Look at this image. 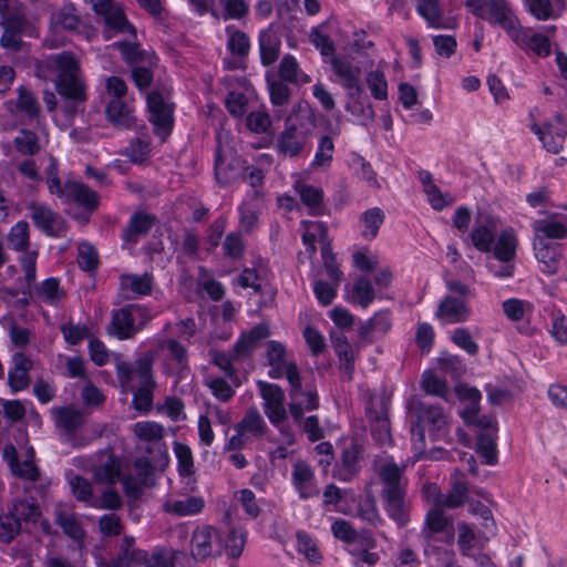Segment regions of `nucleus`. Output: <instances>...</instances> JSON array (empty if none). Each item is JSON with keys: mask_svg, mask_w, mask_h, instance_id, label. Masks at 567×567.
<instances>
[{"mask_svg": "<svg viewBox=\"0 0 567 567\" xmlns=\"http://www.w3.org/2000/svg\"><path fill=\"white\" fill-rule=\"evenodd\" d=\"M279 76L281 80L290 83H307L310 81V79L300 71L297 60L290 54L285 55L280 61Z\"/></svg>", "mask_w": 567, "mask_h": 567, "instance_id": "nucleus-47", "label": "nucleus"}, {"mask_svg": "<svg viewBox=\"0 0 567 567\" xmlns=\"http://www.w3.org/2000/svg\"><path fill=\"white\" fill-rule=\"evenodd\" d=\"M13 144L17 151L24 156H33L40 151L38 135L29 130H21L14 137Z\"/></svg>", "mask_w": 567, "mask_h": 567, "instance_id": "nucleus-53", "label": "nucleus"}, {"mask_svg": "<svg viewBox=\"0 0 567 567\" xmlns=\"http://www.w3.org/2000/svg\"><path fill=\"white\" fill-rule=\"evenodd\" d=\"M22 525L16 516L8 511L7 514L0 516V542L9 544L21 532Z\"/></svg>", "mask_w": 567, "mask_h": 567, "instance_id": "nucleus-58", "label": "nucleus"}, {"mask_svg": "<svg viewBox=\"0 0 567 567\" xmlns=\"http://www.w3.org/2000/svg\"><path fill=\"white\" fill-rule=\"evenodd\" d=\"M532 227L539 239H563L567 237V214L550 213L543 219L534 220Z\"/></svg>", "mask_w": 567, "mask_h": 567, "instance_id": "nucleus-14", "label": "nucleus"}, {"mask_svg": "<svg viewBox=\"0 0 567 567\" xmlns=\"http://www.w3.org/2000/svg\"><path fill=\"white\" fill-rule=\"evenodd\" d=\"M103 17L109 28L121 33L135 35V28L128 22L121 8L114 6L110 11L105 12Z\"/></svg>", "mask_w": 567, "mask_h": 567, "instance_id": "nucleus-54", "label": "nucleus"}, {"mask_svg": "<svg viewBox=\"0 0 567 567\" xmlns=\"http://www.w3.org/2000/svg\"><path fill=\"white\" fill-rule=\"evenodd\" d=\"M331 66L333 72L339 76L342 86L348 91V96L358 95L363 92L360 84V68L344 59L336 56L331 60Z\"/></svg>", "mask_w": 567, "mask_h": 567, "instance_id": "nucleus-17", "label": "nucleus"}, {"mask_svg": "<svg viewBox=\"0 0 567 567\" xmlns=\"http://www.w3.org/2000/svg\"><path fill=\"white\" fill-rule=\"evenodd\" d=\"M494 244V255L499 261L509 262L515 257L517 240L512 230H503Z\"/></svg>", "mask_w": 567, "mask_h": 567, "instance_id": "nucleus-43", "label": "nucleus"}, {"mask_svg": "<svg viewBox=\"0 0 567 567\" xmlns=\"http://www.w3.org/2000/svg\"><path fill=\"white\" fill-rule=\"evenodd\" d=\"M150 122L154 125V133L164 142L171 135L174 117L173 106L167 104L163 95L153 91L147 95Z\"/></svg>", "mask_w": 567, "mask_h": 567, "instance_id": "nucleus-7", "label": "nucleus"}, {"mask_svg": "<svg viewBox=\"0 0 567 567\" xmlns=\"http://www.w3.org/2000/svg\"><path fill=\"white\" fill-rule=\"evenodd\" d=\"M268 336L269 329L265 324H257L248 332L241 333L240 338L233 347L235 360L240 361L248 358Z\"/></svg>", "mask_w": 567, "mask_h": 567, "instance_id": "nucleus-18", "label": "nucleus"}, {"mask_svg": "<svg viewBox=\"0 0 567 567\" xmlns=\"http://www.w3.org/2000/svg\"><path fill=\"white\" fill-rule=\"evenodd\" d=\"M4 455L9 456L12 455V458L10 461V466L12 472L19 476L27 480H30L32 482L38 481L40 473L38 467L34 465V463L30 460H27L24 462H19L17 460V452L14 446L10 445L4 449Z\"/></svg>", "mask_w": 567, "mask_h": 567, "instance_id": "nucleus-44", "label": "nucleus"}, {"mask_svg": "<svg viewBox=\"0 0 567 567\" xmlns=\"http://www.w3.org/2000/svg\"><path fill=\"white\" fill-rule=\"evenodd\" d=\"M121 288L134 296H147L153 290L154 277L150 272L143 275L123 274L120 277Z\"/></svg>", "mask_w": 567, "mask_h": 567, "instance_id": "nucleus-32", "label": "nucleus"}, {"mask_svg": "<svg viewBox=\"0 0 567 567\" xmlns=\"http://www.w3.org/2000/svg\"><path fill=\"white\" fill-rule=\"evenodd\" d=\"M107 120L116 127L131 128L135 124L132 109L120 99H112L105 110Z\"/></svg>", "mask_w": 567, "mask_h": 567, "instance_id": "nucleus-30", "label": "nucleus"}, {"mask_svg": "<svg viewBox=\"0 0 567 567\" xmlns=\"http://www.w3.org/2000/svg\"><path fill=\"white\" fill-rule=\"evenodd\" d=\"M463 474L455 472L451 478V488L447 493L441 494L435 505L439 507L453 509L462 506L468 497L467 483L462 478Z\"/></svg>", "mask_w": 567, "mask_h": 567, "instance_id": "nucleus-20", "label": "nucleus"}, {"mask_svg": "<svg viewBox=\"0 0 567 567\" xmlns=\"http://www.w3.org/2000/svg\"><path fill=\"white\" fill-rule=\"evenodd\" d=\"M247 532L243 528H233L226 539L225 548L229 557L238 558L246 545Z\"/></svg>", "mask_w": 567, "mask_h": 567, "instance_id": "nucleus-57", "label": "nucleus"}, {"mask_svg": "<svg viewBox=\"0 0 567 567\" xmlns=\"http://www.w3.org/2000/svg\"><path fill=\"white\" fill-rule=\"evenodd\" d=\"M80 22L81 20L75 12V8L72 6H65L51 16V25L54 29L62 28L73 31L78 29Z\"/></svg>", "mask_w": 567, "mask_h": 567, "instance_id": "nucleus-51", "label": "nucleus"}, {"mask_svg": "<svg viewBox=\"0 0 567 567\" xmlns=\"http://www.w3.org/2000/svg\"><path fill=\"white\" fill-rule=\"evenodd\" d=\"M297 549L309 561L317 563L320 559V555L315 540L305 530H298L296 533Z\"/></svg>", "mask_w": 567, "mask_h": 567, "instance_id": "nucleus-61", "label": "nucleus"}, {"mask_svg": "<svg viewBox=\"0 0 567 567\" xmlns=\"http://www.w3.org/2000/svg\"><path fill=\"white\" fill-rule=\"evenodd\" d=\"M349 554L353 559L352 564L354 567H372L375 566L380 560L379 554L371 551L370 548L367 547L354 546L349 549Z\"/></svg>", "mask_w": 567, "mask_h": 567, "instance_id": "nucleus-63", "label": "nucleus"}, {"mask_svg": "<svg viewBox=\"0 0 567 567\" xmlns=\"http://www.w3.org/2000/svg\"><path fill=\"white\" fill-rule=\"evenodd\" d=\"M12 360L14 367L8 373V384L16 393L29 386L32 361L22 352L13 354Z\"/></svg>", "mask_w": 567, "mask_h": 567, "instance_id": "nucleus-23", "label": "nucleus"}, {"mask_svg": "<svg viewBox=\"0 0 567 567\" xmlns=\"http://www.w3.org/2000/svg\"><path fill=\"white\" fill-rule=\"evenodd\" d=\"M313 471L303 462H297L292 470V482L301 498L307 499L318 494L312 486Z\"/></svg>", "mask_w": 567, "mask_h": 567, "instance_id": "nucleus-31", "label": "nucleus"}, {"mask_svg": "<svg viewBox=\"0 0 567 567\" xmlns=\"http://www.w3.org/2000/svg\"><path fill=\"white\" fill-rule=\"evenodd\" d=\"M68 200L76 203L80 207L84 208L87 213H93L100 205V197L96 192L91 189L87 185L81 182L68 181L66 182V196Z\"/></svg>", "mask_w": 567, "mask_h": 567, "instance_id": "nucleus-21", "label": "nucleus"}, {"mask_svg": "<svg viewBox=\"0 0 567 567\" xmlns=\"http://www.w3.org/2000/svg\"><path fill=\"white\" fill-rule=\"evenodd\" d=\"M470 309L466 303L452 296H446L439 305L436 317L446 318L450 323H460L467 320Z\"/></svg>", "mask_w": 567, "mask_h": 567, "instance_id": "nucleus-27", "label": "nucleus"}, {"mask_svg": "<svg viewBox=\"0 0 567 567\" xmlns=\"http://www.w3.org/2000/svg\"><path fill=\"white\" fill-rule=\"evenodd\" d=\"M280 39L276 31L268 28L259 34L260 60L264 65H270L279 58Z\"/></svg>", "mask_w": 567, "mask_h": 567, "instance_id": "nucleus-34", "label": "nucleus"}, {"mask_svg": "<svg viewBox=\"0 0 567 567\" xmlns=\"http://www.w3.org/2000/svg\"><path fill=\"white\" fill-rule=\"evenodd\" d=\"M496 224L493 218L484 217L477 220L471 233V239L476 249L488 252L495 243Z\"/></svg>", "mask_w": 567, "mask_h": 567, "instance_id": "nucleus-25", "label": "nucleus"}, {"mask_svg": "<svg viewBox=\"0 0 567 567\" xmlns=\"http://www.w3.org/2000/svg\"><path fill=\"white\" fill-rule=\"evenodd\" d=\"M55 524L59 525L63 533L76 543H82L85 537V530L78 520L74 513L59 511L55 514Z\"/></svg>", "mask_w": 567, "mask_h": 567, "instance_id": "nucleus-40", "label": "nucleus"}, {"mask_svg": "<svg viewBox=\"0 0 567 567\" xmlns=\"http://www.w3.org/2000/svg\"><path fill=\"white\" fill-rule=\"evenodd\" d=\"M509 37L525 52H533L538 56L550 54L548 38L540 33H533L530 28H524L519 24Z\"/></svg>", "mask_w": 567, "mask_h": 567, "instance_id": "nucleus-15", "label": "nucleus"}, {"mask_svg": "<svg viewBox=\"0 0 567 567\" xmlns=\"http://www.w3.org/2000/svg\"><path fill=\"white\" fill-rule=\"evenodd\" d=\"M334 154V143L331 135H322L319 138L318 147L315 157L311 162V167L322 168L330 166Z\"/></svg>", "mask_w": 567, "mask_h": 567, "instance_id": "nucleus-48", "label": "nucleus"}, {"mask_svg": "<svg viewBox=\"0 0 567 567\" xmlns=\"http://www.w3.org/2000/svg\"><path fill=\"white\" fill-rule=\"evenodd\" d=\"M351 167L358 178L368 183L369 186L378 187V179L372 166L362 156L354 155L351 159Z\"/></svg>", "mask_w": 567, "mask_h": 567, "instance_id": "nucleus-60", "label": "nucleus"}, {"mask_svg": "<svg viewBox=\"0 0 567 567\" xmlns=\"http://www.w3.org/2000/svg\"><path fill=\"white\" fill-rule=\"evenodd\" d=\"M184 551H172L164 547H156L152 554L146 553L145 567H177V560L186 559Z\"/></svg>", "mask_w": 567, "mask_h": 567, "instance_id": "nucleus-37", "label": "nucleus"}, {"mask_svg": "<svg viewBox=\"0 0 567 567\" xmlns=\"http://www.w3.org/2000/svg\"><path fill=\"white\" fill-rule=\"evenodd\" d=\"M315 115L307 104L299 103L285 122V130L276 142L278 153L296 157L301 154L315 128Z\"/></svg>", "mask_w": 567, "mask_h": 567, "instance_id": "nucleus-4", "label": "nucleus"}, {"mask_svg": "<svg viewBox=\"0 0 567 567\" xmlns=\"http://www.w3.org/2000/svg\"><path fill=\"white\" fill-rule=\"evenodd\" d=\"M481 19L502 27L508 35L519 27V21L505 0H488Z\"/></svg>", "mask_w": 567, "mask_h": 567, "instance_id": "nucleus-16", "label": "nucleus"}, {"mask_svg": "<svg viewBox=\"0 0 567 567\" xmlns=\"http://www.w3.org/2000/svg\"><path fill=\"white\" fill-rule=\"evenodd\" d=\"M497 437L482 436L477 437V453L487 465H495L497 463Z\"/></svg>", "mask_w": 567, "mask_h": 567, "instance_id": "nucleus-62", "label": "nucleus"}, {"mask_svg": "<svg viewBox=\"0 0 567 567\" xmlns=\"http://www.w3.org/2000/svg\"><path fill=\"white\" fill-rule=\"evenodd\" d=\"M226 33L228 35L227 49L229 52L235 56H247L250 50V41L248 35L231 25L226 28Z\"/></svg>", "mask_w": 567, "mask_h": 567, "instance_id": "nucleus-45", "label": "nucleus"}, {"mask_svg": "<svg viewBox=\"0 0 567 567\" xmlns=\"http://www.w3.org/2000/svg\"><path fill=\"white\" fill-rule=\"evenodd\" d=\"M353 292L362 308H367L375 298L371 281L365 277H359L353 284Z\"/></svg>", "mask_w": 567, "mask_h": 567, "instance_id": "nucleus-64", "label": "nucleus"}, {"mask_svg": "<svg viewBox=\"0 0 567 567\" xmlns=\"http://www.w3.org/2000/svg\"><path fill=\"white\" fill-rule=\"evenodd\" d=\"M286 348L282 343L278 341H270L267 350V361L271 369L268 372V375L271 379H280L286 377L288 380V372L290 367H297L293 362H287L285 359Z\"/></svg>", "mask_w": 567, "mask_h": 567, "instance_id": "nucleus-24", "label": "nucleus"}, {"mask_svg": "<svg viewBox=\"0 0 567 567\" xmlns=\"http://www.w3.org/2000/svg\"><path fill=\"white\" fill-rule=\"evenodd\" d=\"M134 434L150 445L146 452L153 455V461L161 467L168 462V455L165 444L162 442L164 429L161 424L152 421L137 422L133 426Z\"/></svg>", "mask_w": 567, "mask_h": 567, "instance_id": "nucleus-6", "label": "nucleus"}, {"mask_svg": "<svg viewBox=\"0 0 567 567\" xmlns=\"http://www.w3.org/2000/svg\"><path fill=\"white\" fill-rule=\"evenodd\" d=\"M359 447L355 444L344 449L340 463L333 470V476L339 481H350L359 471Z\"/></svg>", "mask_w": 567, "mask_h": 567, "instance_id": "nucleus-29", "label": "nucleus"}, {"mask_svg": "<svg viewBox=\"0 0 567 567\" xmlns=\"http://www.w3.org/2000/svg\"><path fill=\"white\" fill-rule=\"evenodd\" d=\"M9 511L21 525L22 522L37 523L41 516L39 505L32 498L16 499Z\"/></svg>", "mask_w": 567, "mask_h": 567, "instance_id": "nucleus-42", "label": "nucleus"}, {"mask_svg": "<svg viewBox=\"0 0 567 567\" xmlns=\"http://www.w3.org/2000/svg\"><path fill=\"white\" fill-rule=\"evenodd\" d=\"M205 506V502L199 496H187L182 499L167 501L164 504V511L175 516H192L200 513Z\"/></svg>", "mask_w": 567, "mask_h": 567, "instance_id": "nucleus-35", "label": "nucleus"}, {"mask_svg": "<svg viewBox=\"0 0 567 567\" xmlns=\"http://www.w3.org/2000/svg\"><path fill=\"white\" fill-rule=\"evenodd\" d=\"M243 167L238 158L229 163L227 166L224 165L220 153L218 152L215 159V176L220 184H228L237 178H240Z\"/></svg>", "mask_w": 567, "mask_h": 567, "instance_id": "nucleus-49", "label": "nucleus"}, {"mask_svg": "<svg viewBox=\"0 0 567 567\" xmlns=\"http://www.w3.org/2000/svg\"><path fill=\"white\" fill-rule=\"evenodd\" d=\"M421 386L427 394L436 395L445 400L450 394L446 382L430 371L423 373Z\"/></svg>", "mask_w": 567, "mask_h": 567, "instance_id": "nucleus-56", "label": "nucleus"}, {"mask_svg": "<svg viewBox=\"0 0 567 567\" xmlns=\"http://www.w3.org/2000/svg\"><path fill=\"white\" fill-rule=\"evenodd\" d=\"M37 72L39 76L54 81L58 93L65 99L66 117L72 118L84 111L85 84L79 76L80 65L73 53L64 51L49 55L37 63Z\"/></svg>", "mask_w": 567, "mask_h": 567, "instance_id": "nucleus-1", "label": "nucleus"}, {"mask_svg": "<svg viewBox=\"0 0 567 567\" xmlns=\"http://www.w3.org/2000/svg\"><path fill=\"white\" fill-rule=\"evenodd\" d=\"M155 217L146 213H135L123 229L122 238L125 244L134 246L146 236L153 227Z\"/></svg>", "mask_w": 567, "mask_h": 567, "instance_id": "nucleus-22", "label": "nucleus"}, {"mask_svg": "<svg viewBox=\"0 0 567 567\" xmlns=\"http://www.w3.org/2000/svg\"><path fill=\"white\" fill-rule=\"evenodd\" d=\"M118 458L110 451L102 452L101 463L94 467V476L99 482L113 484L120 478Z\"/></svg>", "mask_w": 567, "mask_h": 567, "instance_id": "nucleus-33", "label": "nucleus"}, {"mask_svg": "<svg viewBox=\"0 0 567 567\" xmlns=\"http://www.w3.org/2000/svg\"><path fill=\"white\" fill-rule=\"evenodd\" d=\"M159 466L146 456L137 457L134 461L135 480H137L144 487H152L155 485L154 467Z\"/></svg>", "mask_w": 567, "mask_h": 567, "instance_id": "nucleus-50", "label": "nucleus"}, {"mask_svg": "<svg viewBox=\"0 0 567 567\" xmlns=\"http://www.w3.org/2000/svg\"><path fill=\"white\" fill-rule=\"evenodd\" d=\"M408 409L415 415L419 422L430 425L431 436L434 440L445 436L449 417L441 406L414 399L409 402Z\"/></svg>", "mask_w": 567, "mask_h": 567, "instance_id": "nucleus-8", "label": "nucleus"}, {"mask_svg": "<svg viewBox=\"0 0 567 567\" xmlns=\"http://www.w3.org/2000/svg\"><path fill=\"white\" fill-rule=\"evenodd\" d=\"M153 363V355L145 353L133 364L125 361L116 364V378L125 391L133 393L132 404L138 412L147 413L153 408L154 390L157 385Z\"/></svg>", "mask_w": 567, "mask_h": 567, "instance_id": "nucleus-2", "label": "nucleus"}, {"mask_svg": "<svg viewBox=\"0 0 567 567\" xmlns=\"http://www.w3.org/2000/svg\"><path fill=\"white\" fill-rule=\"evenodd\" d=\"M218 535L217 529L209 525L195 528L192 535L193 557L197 560L208 558L213 554L212 539Z\"/></svg>", "mask_w": 567, "mask_h": 567, "instance_id": "nucleus-26", "label": "nucleus"}, {"mask_svg": "<svg viewBox=\"0 0 567 567\" xmlns=\"http://www.w3.org/2000/svg\"><path fill=\"white\" fill-rule=\"evenodd\" d=\"M289 383V413L295 423L302 421L305 412H311L319 409V395L315 385L301 383L298 367H290L288 372Z\"/></svg>", "mask_w": 567, "mask_h": 567, "instance_id": "nucleus-5", "label": "nucleus"}, {"mask_svg": "<svg viewBox=\"0 0 567 567\" xmlns=\"http://www.w3.org/2000/svg\"><path fill=\"white\" fill-rule=\"evenodd\" d=\"M535 256L542 265L540 270L546 275H555L560 266V254L557 247L542 239L535 241Z\"/></svg>", "mask_w": 567, "mask_h": 567, "instance_id": "nucleus-28", "label": "nucleus"}, {"mask_svg": "<svg viewBox=\"0 0 567 567\" xmlns=\"http://www.w3.org/2000/svg\"><path fill=\"white\" fill-rule=\"evenodd\" d=\"M144 315V309L138 305H128L113 311L111 322L106 328L107 333L118 340L133 338L141 329V327L135 326V319Z\"/></svg>", "mask_w": 567, "mask_h": 567, "instance_id": "nucleus-9", "label": "nucleus"}, {"mask_svg": "<svg viewBox=\"0 0 567 567\" xmlns=\"http://www.w3.org/2000/svg\"><path fill=\"white\" fill-rule=\"evenodd\" d=\"M416 12L426 21L430 28H446L439 0H416Z\"/></svg>", "mask_w": 567, "mask_h": 567, "instance_id": "nucleus-41", "label": "nucleus"}, {"mask_svg": "<svg viewBox=\"0 0 567 567\" xmlns=\"http://www.w3.org/2000/svg\"><path fill=\"white\" fill-rule=\"evenodd\" d=\"M29 210L33 225L47 236L61 237L64 235L66 229L65 220L48 205L31 203Z\"/></svg>", "mask_w": 567, "mask_h": 567, "instance_id": "nucleus-11", "label": "nucleus"}, {"mask_svg": "<svg viewBox=\"0 0 567 567\" xmlns=\"http://www.w3.org/2000/svg\"><path fill=\"white\" fill-rule=\"evenodd\" d=\"M384 212L379 207H373L363 212L359 219L363 227L361 236L367 240L374 239L384 221Z\"/></svg>", "mask_w": 567, "mask_h": 567, "instance_id": "nucleus-39", "label": "nucleus"}, {"mask_svg": "<svg viewBox=\"0 0 567 567\" xmlns=\"http://www.w3.org/2000/svg\"><path fill=\"white\" fill-rule=\"evenodd\" d=\"M236 432L250 434L260 437L265 434L267 425L256 408H250L246 411L244 417L235 426Z\"/></svg>", "mask_w": 567, "mask_h": 567, "instance_id": "nucleus-36", "label": "nucleus"}, {"mask_svg": "<svg viewBox=\"0 0 567 567\" xmlns=\"http://www.w3.org/2000/svg\"><path fill=\"white\" fill-rule=\"evenodd\" d=\"M261 398L264 399L265 414L274 425H279L287 420V411L285 409L284 390L274 383L265 381L257 382Z\"/></svg>", "mask_w": 567, "mask_h": 567, "instance_id": "nucleus-13", "label": "nucleus"}, {"mask_svg": "<svg viewBox=\"0 0 567 567\" xmlns=\"http://www.w3.org/2000/svg\"><path fill=\"white\" fill-rule=\"evenodd\" d=\"M457 530V545L460 547V553L463 556L472 557L473 549L476 546L478 539L476 533L472 526L465 522L458 523Z\"/></svg>", "mask_w": 567, "mask_h": 567, "instance_id": "nucleus-55", "label": "nucleus"}, {"mask_svg": "<svg viewBox=\"0 0 567 567\" xmlns=\"http://www.w3.org/2000/svg\"><path fill=\"white\" fill-rule=\"evenodd\" d=\"M8 241L16 251H30L29 224L25 220L18 221L8 234Z\"/></svg>", "mask_w": 567, "mask_h": 567, "instance_id": "nucleus-52", "label": "nucleus"}, {"mask_svg": "<svg viewBox=\"0 0 567 567\" xmlns=\"http://www.w3.org/2000/svg\"><path fill=\"white\" fill-rule=\"evenodd\" d=\"M379 478L381 482L380 496L388 517L399 528H404L410 523L411 502L408 498V480L404 470L394 462H388L380 466Z\"/></svg>", "mask_w": 567, "mask_h": 567, "instance_id": "nucleus-3", "label": "nucleus"}, {"mask_svg": "<svg viewBox=\"0 0 567 567\" xmlns=\"http://www.w3.org/2000/svg\"><path fill=\"white\" fill-rule=\"evenodd\" d=\"M443 507L435 505L425 516L422 534L426 539L432 538L434 534L446 532L445 542L451 544L454 540V528L452 520L445 516Z\"/></svg>", "mask_w": 567, "mask_h": 567, "instance_id": "nucleus-19", "label": "nucleus"}, {"mask_svg": "<svg viewBox=\"0 0 567 567\" xmlns=\"http://www.w3.org/2000/svg\"><path fill=\"white\" fill-rule=\"evenodd\" d=\"M334 352L340 360V370L351 380L354 372V352L350 342L336 346Z\"/></svg>", "mask_w": 567, "mask_h": 567, "instance_id": "nucleus-59", "label": "nucleus"}, {"mask_svg": "<svg viewBox=\"0 0 567 567\" xmlns=\"http://www.w3.org/2000/svg\"><path fill=\"white\" fill-rule=\"evenodd\" d=\"M298 193L302 203L310 209V214L319 216L323 214V192L312 185H300Z\"/></svg>", "mask_w": 567, "mask_h": 567, "instance_id": "nucleus-46", "label": "nucleus"}, {"mask_svg": "<svg viewBox=\"0 0 567 567\" xmlns=\"http://www.w3.org/2000/svg\"><path fill=\"white\" fill-rule=\"evenodd\" d=\"M34 296L47 305L58 306L65 292L60 288L59 279L51 277L34 286Z\"/></svg>", "mask_w": 567, "mask_h": 567, "instance_id": "nucleus-38", "label": "nucleus"}, {"mask_svg": "<svg viewBox=\"0 0 567 567\" xmlns=\"http://www.w3.org/2000/svg\"><path fill=\"white\" fill-rule=\"evenodd\" d=\"M0 25L3 28L0 45L12 52L20 51L23 43L21 35L28 27V20L22 7L18 6L9 13L7 19L0 20Z\"/></svg>", "mask_w": 567, "mask_h": 567, "instance_id": "nucleus-12", "label": "nucleus"}, {"mask_svg": "<svg viewBox=\"0 0 567 567\" xmlns=\"http://www.w3.org/2000/svg\"><path fill=\"white\" fill-rule=\"evenodd\" d=\"M55 426L59 429L63 441L73 447L85 445L78 440L76 432L85 422L83 413L72 406H60L51 410Z\"/></svg>", "mask_w": 567, "mask_h": 567, "instance_id": "nucleus-10", "label": "nucleus"}]
</instances>
